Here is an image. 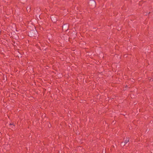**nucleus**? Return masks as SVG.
I'll use <instances>...</instances> for the list:
<instances>
[{
  "label": "nucleus",
  "instance_id": "nucleus-3",
  "mask_svg": "<svg viewBox=\"0 0 153 153\" xmlns=\"http://www.w3.org/2000/svg\"><path fill=\"white\" fill-rule=\"evenodd\" d=\"M10 125H13V124H11H11H10Z\"/></svg>",
  "mask_w": 153,
  "mask_h": 153
},
{
  "label": "nucleus",
  "instance_id": "nucleus-2",
  "mask_svg": "<svg viewBox=\"0 0 153 153\" xmlns=\"http://www.w3.org/2000/svg\"><path fill=\"white\" fill-rule=\"evenodd\" d=\"M129 138H126L124 142L125 144L124 145L126 144L128 142H129Z\"/></svg>",
  "mask_w": 153,
  "mask_h": 153
},
{
  "label": "nucleus",
  "instance_id": "nucleus-1",
  "mask_svg": "<svg viewBox=\"0 0 153 153\" xmlns=\"http://www.w3.org/2000/svg\"><path fill=\"white\" fill-rule=\"evenodd\" d=\"M89 5L92 6L93 7H94L96 6V2L93 0L89 2Z\"/></svg>",
  "mask_w": 153,
  "mask_h": 153
}]
</instances>
